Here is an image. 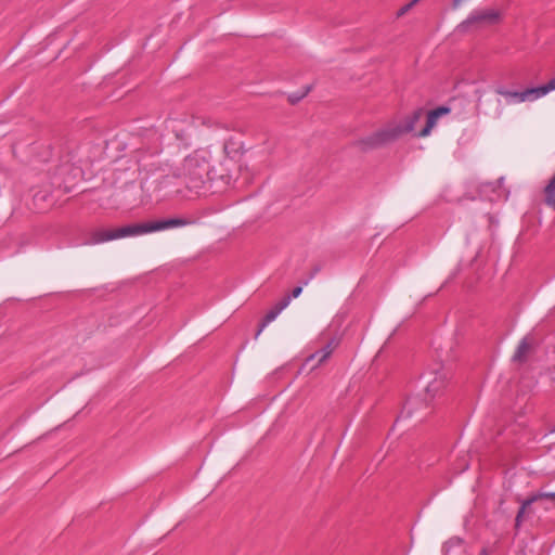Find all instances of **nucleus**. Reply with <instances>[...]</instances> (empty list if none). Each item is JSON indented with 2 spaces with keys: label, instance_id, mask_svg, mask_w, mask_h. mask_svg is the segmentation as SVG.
<instances>
[{
  "label": "nucleus",
  "instance_id": "f257e3e1",
  "mask_svg": "<svg viewBox=\"0 0 555 555\" xmlns=\"http://www.w3.org/2000/svg\"><path fill=\"white\" fill-rule=\"evenodd\" d=\"M189 222L181 218H172L168 220L151 221L145 223L131 224L117 229H96L90 234L91 244H101L108 241L124 238L127 236H135L152 232L163 231L170 228L186 225Z\"/></svg>",
  "mask_w": 555,
  "mask_h": 555
},
{
  "label": "nucleus",
  "instance_id": "f03ea898",
  "mask_svg": "<svg viewBox=\"0 0 555 555\" xmlns=\"http://www.w3.org/2000/svg\"><path fill=\"white\" fill-rule=\"evenodd\" d=\"M504 11L500 8L485 7L473 10L459 25L462 31L496 26L502 23Z\"/></svg>",
  "mask_w": 555,
  "mask_h": 555
},
{
  "label": "nucleus",
  "instance_id": "7ed1b4c3",
  "mask_svg": "<svg viewBox=\"0 0 555 555\" xmlns=\"http://www.w3.org/2000/svg\"><path fill=\"white\" fill-rule=\"evenodd\" d=\"M399 139L396 129L388 124L387 126L376 130L375 132L362 137L356 141L354 145L362 152L376 150L388 145Z\"/></svg>",
  "mask_w": 555,
  "mask_h": 555
},
{
  "label": "nucleus",
  "instance_id": "20e7f679",
  "mask_svg": "<svg viewBox=\"0 0 555 555\" xmlns=\"http://www.w3.org/2000/svg\"><path fill=\"white\" fill-rule=\"evenodd\" d=\"M184 170L194 181V186L209 179V162L207 154L196 152L184 160Z\"/></svg>",
  "mask_w": 555,
  "mask_h": 555
},
{
  "label": "nucleus",
  "instance_id": "39448f33",
  "mask_svg": "<svg viewBox=\"0 0 555 555\" xmlns=\"http://www.w3.org/2000/svg\"><path fill=\"white\" fill-rule=\"evenodd\" d=\"M269 167L270 159L267 155L262 157L250 155L246 162L240 165V171L241 173H246V179H249L250 176L260 173Z\"/></svg>",
  "mask_w": 555,
  "mask_h": 555
},
{
  "label": "nucleus",
  "instance_id": "423d86ee",
  "mask_svg": "<svg viewBox=\"0 0 555 555\" xmlns=\"http://www.w3.org/2000/svg\"><path fill=\"white\" fill-rule=\"evenodd\" d=\"M423 116V109H416L411 114L404 116L402 119L390 122L396 129L399 138L414 130L416 124Z\"/></svg>",
  "mask_w": 555,
  "mask_h": 555
},
{
  "label": "nucleus",
  "instance_id": "0eeeda50",
  "mask_svg": "<svg viewBox=\"0 0 555 555\" xmlns=\"http://www.w3.org/2000/svg\"><path fill=\"white\" fill-rule=\"evenodd\" d=\"M498 93L504 96L511 104L533 102L538 100L535 98L537 92L534 91V88H528L524 91H508L505 89H500L498 90Z\"/></svg>",
  "mask_w": 555,
  "mask_h": 555
},
{
  "label": "nucleus",
  "instance_id": "6e6552de",
  "mask_svg": "<svg viewBox=\"0 0 555 555\" xmlns=\"http://www.w3.org/2000/svg\"><path fill=\"white\" fill-rule=\"evenodd\" d=\"M450 113V108L440 106L434 111H430L427 115V121L425 127L418 132V137L426 138L430 134L431 130L436 127L438 119Z\"/></svg>",
  "mask_w": 555,
  "mask_h": 555
},
{
  "label": "nucleus",
  "instance_id": "1a4fd4ad",
  "mask_svg": "<svg viewBox=\"0 0 555 555\" xmlns=\"http://www.w3.org/2000/svg\"><path fill=\"white\" fill-rule=\"evenodd\" d=\"M338 344L339 341L337 339H331L321 350L308 357L306 362L317 359V363L312 366V369L321 366L328 360L333 351L337 348Z\"/></svg>",
  "mask_w": 555,
  "mask_h": 555
},
{
  "label": "nucleus",
  "instance_id": "9d476101",
  "mask_svg": "<svg viewBox=\"0 0 555 555\" xmlns=\"http://www.w3.org/2000/svg\"><path fill=\"white\" fill-rule=\"evenodd\" d=\"M448 382V375L444 372L438 373L431 380L428 382L425 391L429 399L435 398L441 393Z\"/></svg>",
  "mask_w": 555,
  "mask_h": 555
},
{
  "label": "nucleus",
  "instance_id": "9b49d317",
  "mask_svg": "<svg viewBox=\"0 0 555 555\" xmlns=\"http://www.w3.org/2000/svg\"><path fill=\"white\" fill-rule=\"evenodd\" d=\"M533 347V340L530 337H525L520 340L517 349L513 356V360L517 362H522L527 359Z\"/></svg>",
  "mask_w": 555,
  "mask_h": 555
},
{
  "label": "nucleus",
  "instance_id": "f8f14e48",
  "mask_svg": "<svg viewBox=\"0 0 555 555\" xmlns=\"http://www.w3.org/2000/svg\"><path fill=\"white\" fill-rule=\"evenodd\" d=\"M542 499H547V500H551V501H555V492H550V493H542V494H539V495H534L530 499H528L527 501L524 502L520 511L518 512L517 514V517H516V525L518 526L524 514L526 513L527 508L535 501L538 500H542Z\"/></svg>",
  "mask_w": 555,
  "mask_h": 555
},
{
  "label": "nucleus",
  "instance_id": "ddd939ff",
  "mask_svg": "<svg viewBox=\"0 0 555 555\" xmlns=\"http://www.w3.org/2000/svg\"><path fill=\"white\" fill-rule=\"evenodd\" d=\"M544 203L555 208V171L543 189Z\"/></svg>",
  "mask_w": 555,
  "mask_h": 555
},
{
  "label": "nucleus",
  "instance_id": "4468645a",
  "mask_svg": "<svg viewBox=\"0 0 555 555\" xmlns=\"http://www.w3.org/2000/svg\"><path fill=\"white\" fill-rule=\"evenodd\" d=\"M555 90V78L551 79L546 85L534 87L535 98L539 100L546 94H548L551 91Z\"/></svg>",
  "mask_w": 555,
  "mask_h": 555
},
{
  "label": "nucleus",
  "instance_id": "2eb2a0df",
  "mask_svg": "<svg viewBox=\"0 0 555 555\" xmlns=\"http://www.w3.org/2000/svg\"><path fill=\"white\" fill-rule=\"evenodd\" d=\"M420 405V400L417 398H410L404 404V412L406 415H412L416 408Z\"/></svg>",
  "mask_w": 555,
  "mask_h": 555
},
{
  "label": "nucleus",
  "instance_id": "dca6fc26",
  "mask_svg": "<svg viewBox=\"0 0 555 555\" xmlns=\"http://www.w3.org/2000/svg\"><path fill=\"white\" fill-rule=\"evenodd\" d=\"M280 314L279 310L273 308L271 311H269L263 320V323L261 324L260 330L258 331L257 335H259L262 330L272 321L275 320V318Z\"/></svg>",
  "mask_w": 555,
  "mask_h": 555
},
{
  "label": "nucleus",
  "instance_id": "f3484780",
  "mask_svg": "<svg viewBox=\"0 0 555 555\" xmlns=\"http://www.w3.org/2000/svg\"><path fill=\"white\" fill-rule=\"evenodd\" d=\"M420 0H412L411 2H409L408 4L403 5L397 13V16L398 17H401L403 16L404 14H406L416 3H418Z\"/></svg>",
  "mask_w": 555,
  "mask_h": 555
},
{
  "label": "nucleus",
  "instance_id": "a211bd4d",
  "mask_svg": "<svg viewBox=\"0 0 555 555\" xmlns=\"http://www.w3.org/2000/svg\"><path fill=\"white\" fill-rule=\"evenodd\" d=\"M289 298H284L281 302H279L274 308L279 310L281 313L288 305H289Z\"/></svg>",
  "mask_w": 555,
  "mask_h": 555
},
{
  "label": "nucleus",
  "instance_id": "6ab92c4d",
  "mask_svg": "<svg viewBox=\"0 0 555 555\" xmlns=\"http://www.w3.org/2000/svg\"><path fill=\"white\" fill-rule=\"evenodd\" d=\"M289 298H284L281 302H279L274 308L279 310L281 313L288 305H289Z\"/></svg>",
  "mask_w": 555,
  "mask_h": 555
},
{
  "label": "nucleus",
  "instance_id": "aec40b11",
  "mask_svg": "<svg viewBox=\"0 0 555 555\" xmlns=\"http://www.w3.org/2000/svg\"><path fill=\"white\" fill-rule=\"evenodd\" d=\"M289 298H284L281 302H279L274 308L279 310L281 313L288 305H289Z\"/></svg>",
  "mask_w": 555,
  "mask_h": 555
},
{
  "label": "nucleus",
  "instance_id": "412c9836",
  "mask_svg": "<svg viewBox=\"0 0 555 555\" xmlns=\"http://www.w3.org/2000/svg\"><path fill=\"white\" fill-rule=\"evenodd\" d=\"M301 292H302V287L298 286V287H295V288L293 289L292 295H293V297H294V298H297V297H299V296H300Z\"/></svg>",
  "mask_w": 555,
  "mask_h": 555
},
{
  "label": "nucleus",
  "instance_id": "4be33fe9",
  "mask_svg": "<svg viewBox=\"0 0 555 555\" xmlns=\"http://www.w3.org/2000/svg\"><path fill=\"white\" fill-rule=\"evenodd\" d=\"M465 0H454L453 1V7L454 8H459Z\"/></svg>",
  "mask_w": 555,
  "mask_h": 555
}]
</instances>
